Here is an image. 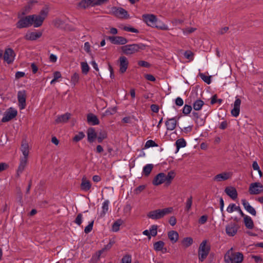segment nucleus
Here are the masks:
<instances>
[{
	"label": "nucleus",
	"mask_w": 263,
	"mask_h": 263,
	"mask_svg": "<svg viewBox=\"0 0 263 263\" xmlns=\"http://www.w3.org/2000/svg\"><path fill=\"white\" fill-rule=\"evenodd\" d=\"M111 13L116 17L121 18H128L129 15L126 10L121 7H112Z\"/></svg>",
	"instance_id": "8"
},
{
	"label": "nucleus",
	"mask_w": 263,
	"mask_h": 263,
	"mask_svg": "<svg viewBox=\"0 0 263 263\" xmlns=\"http://www.w3.org/2000/svg\"><path fill=\"white\" fill-rule=\"evenodd\" d=\"M103 252V250H99L94 254L90 260V263H96L100 259L101 254Z\"/></svg>",
	"instance_id": "40"
},
{
	"label": "nucleus",
	"mask_w": 263,
	"mask_h": 263,
	"mask_svg": "<svg viewBox=\"0 0 263 263\" xmlns=\"http://www.w3.org/2000/svg\"><path fill=\"white\" fill-rule=\"evenodd\" d=\"M93 223H94V220H92L91 222H90L89 223V224L85 228V229H84V232L86 233V234H88L89 233H90L92 230V228H93Z\"/></svg>",
	"instance_id": "52"
},
{
	"label": "nucleus",
	"mask_w": 263,
	"mask_h": 263,
	"mask_svg": "<svg viewBox=\"0 0 263 263\" xmlns=\"http://www.w3.org/2000/svg\"><path fill=\"white\" fill-rule=\"evenodd\" d=\"M109 201L108 200H105L102 203V210L100 213V217H104L108 211Z\"/></svg>",
	"instance_id": "34"
},
{
	"label": "nucleus",
	"mask_w": 263,
	"mask_h": 263,
	"mask_svg": "<svg viewBox=\"0 0 263 263\" xmlns=\"http://www.w3.org/2000/svg\"><path fill=\"white\" fill-rule=\"evenodd\" d=\"M26 91L25 90H20L17 92V100L18 106L21 109H24L26 106Z\"/></svg>",
	"instance_id": "11"
},
{
	"label": "nucleus",
	"mask_w": 263,
	"mask_h": 263,
	"mask_svg": "<svg viewBox=\"0 0 263 263\" xmlns=\"http://www.w3.org/2000/svg\"><path fill=\"white\" fill-rule=\"evenodd\" d=\"M192 109L191 105L185 104L183 108L182 112L184 115H187L191 112Z\"/></svg>",
	"instance_id": "49"
},
{
	"label": "nucleus",
	"mask_w": 263,
	"mask_h": 263,
	"mask_svg": "<svg viewBox=\"0 0 263 263\" xmlns=\"http://www.w3.org/2000/svg\"><path fill=\"white\" fill-rule=\"evenodd\" d=\"M176 175V174L174 171H171L168 172L167 174L166 175L164 173V182L166 185H169L172 182V180L174 179Z\"/></svg>",
	"instance_id": "30"
},
{
	"label": "nucleus",
	"mask_w": 263,
	"mask_h": 263,
	"mask_svg": "<svg viewBox=\"0 0 263 263\" xmlns=\"http://www.w3.org/2000/svg\"><path fill=\"white\" fill-rule=\"evenodd\" d=\"M164 245V242L163 241H157L154 243V249L156 251H160L163 250Z\"/></svg>",
	"instance_id": "41"
},
{
	"label": "nucleus",
	"mask_w": 263,
	"mask_h": 263,
	"mask_svg": "<svg viewBox=\"0 0 263 263\" xmlns=\"http://www.w3.org/2000/svg\"><path fill=\"white\" fill-rule=\"evenodd\" d=\"M79 80V75L77 73H74L71 77V82L76 85Z\"/></svg>",
	"instance_id": "53"
},
{
	"label": "nucleus",
	"mask_w": 263,
	"mask_h": 263,
	"mask_svg": "<svg viewBox=\"0 0 263 263\" xmlns=\"http://www.w3.org/2000/svg\"><path fill=\"white\" fill-rule=\"evenodd\" d=\"M177 123L176 117L168 119L165 123L166 129L168 130H174L176 127Z\"/></svg>",
	"instance_id": "21"
},
{
	"label": "nucleus",
	"mask_w": 263,
	"mask_h": 263,
	"mask_svg": "<svg viewBox=\"0 0 263 263\" xmlns=\"http://www.w3.org/2000/svg\"><path fill=\"white\" fill-rule=\"evenodd\" d=\"M138 64L140 66L146 68H149L151 66V64L148 62L144 61H139Z\"/></svg>",
	"instance_id": "60"
},
{
	"label": "nucleus",
	"mask_w": 263,
	"mask_h": 263,
	"mask_svg": "<svg viewBox=\"0 0 263 263\" xmlns=\"http://www.w3.org/2000/svg\"><path fill=\"white\" fill-rule=\"evenodd\" d=\"M48 13V10L47 8L43 9L41 10L39 15L37 16H40L41 17L44 18V20L45 19L47 14Z\"/></svg>",
	"instance_id": "54"
},
{
	"label": "nucleus",
	"mask_w": 263,
	"mask_h": 263,
	"mask_svg": "<svg viewBox=\"0 0 263 263\" xmlns=\"http://www.w3.org/2000/svg\"><path fill=\"white\" fill-rule=\"evenodd\" d=\"M157 16L153 14H144L142 15V20L148 26L154 27Z\"/></svg>",
	"instance_id": "14"
},
{
	"label": "nucleus",
	"mask_w": 263,
	"mask_h": 263,
	"mask_svg": "<svg viewBox=\"0 0 263 263\" xmlns=\"http://www.w3.org/2000/svg\"><path fill=\"white\" fill-rule=\"evenodd\" d=\"M71 117V114L69 112H66L63 115L58 116L55 120L56 124L61 123H66Z\"/></svg>",
	"instance_id": "27"
},
{
	"label": "nucleus",
	"mask_w": 263,
	"mask_h": 263,
	"mask_svg": "<svg viewBox=\"0 0 263 263\" xmlns=\"http://www.w3.org/2000/svg\"><path fill=\"white\" fill-rule=\"evenodd\" d=\"M175 144L177 147V149H176V153L179 151V149L180 148L184 147L185 146H186V142L183 138H180V139H178L176 141Z\"/></svg>",
	"instance_id": "36"
},
{
	"label": "nucleus",
	"mask_w": 263,
	"mask_h": 263,
	"mask_svg": "<svg viewBox=\"0 0 263 263\" xmlns=\"http://www.w3.org/2000/svg\"><path fill=\"white\" fill-rule=\"evenodd\" d=\"M123 30L126 31L134 32V33H139V31L138 29L132 27L131 26H125L123 27Z\"/></svg>",
	"instance_id": "50"
},
{
	"label": "nucleus",
	"mask_w": 263,
	"mask_h": 263,
	"mask_svg": "<svg viewBox=\"0 0 263 263\" xmlns=\"http://www.w3.org/2000/svg\"><path fill=\"white\" fill-rule=\"evenodd\" d=\"M20 149L24 156L23 158H25L28 159L29 149L28 144L26 140H23L22 142Z\"/></svg>",
	"instance_id": "31"
},
{
	"label": "nucleus",
	"mask_w": 263,
	"mask_h": 263,
	"mask_svg": "<svg viewBox=\"0 0 263 263\" xmlns=\"http://www.w3.org/2000/svg\"><path fill=\"white\" fill-rule=\"evenodd\" d=\"M193 203V197L192 196H191L190 197H189L186 201L185 203V211L186 212H189L192 207Z\"/></svg>",
	"instance_id": "43"
},
{
	"label": "nucleus",
	"mask_w": 263,
	"mask_h": 263,
	"mask_svg": "<svg viewBox=\"0 0 263 263\" xmlns=\"http://www.w3.org/2000/svg\"><path fill=\"white\" fill-rule=\"evenodd\" d=\"M238 231L237 224L235 223H230L226 227V232L229 236H234Z\"/></svg>",
	"instance_id": "15"
},
{
	"label": "nucleus",
	"mask_w": 263,
	"mask_h": 263,
	"mask_svg": "<svg viewBox=\"0 0 263 263\" xmlns=\"http://www.w3.org/2000/svg\"><path fill=\"white\" fill-rule=\"evenodd\" d=\"M154 165L152 164H148L144 166L143 169V174L145 176H148L151 173Z\"/></svg>",
	"instance_id": "38"
},
{
	"label": "nucleus",
	"mask_w": 263,
	"mask_h": 263,
	"mask_svg": "<svg viewBox=\"0 0 263 263\" xmlns=\"http://www.w3.org/2000/svg\"><path fill=\"white\" fill-rule=\"evenodd\" d=\"M145 187L146 186L145 185H139L135 189L134 192L136 194H139L141 192H142L145 189Z\"/></svg>",
	"instance_id": "57"
},
{
	"label": "nucleus",
	"mask_w": 263,
	"mask_h": 263,
	"mask_svg": "<svg viewBox=\"0 0 263 263\" xmlns=\"http://www.w3.org/2000/svg\"><path fill=\"white\" fill-rule=\"evenodd\" d=\"M16 54L14 50L11 48H7L4 52L3 59L8 64H12Z\"/></svg>",
	"instance_id": "7"
},
{
	"label": "nucleus",
	"mask_w": 263,
	"mask_h": 263,
	"mask_svg": "<svg viewBox=\"0 0 263 263\" xmlns=\"http://www.w3.org/2000/svg\"><path fill=\"white\" fill-rule=\"evenodd\" d=\"M123 223V220L121 219L116 220L112 226V230L114 232H118L120 229V226Z\"/></svg>",
	"instance_id": "42"
},
{
	"label": "nucleus",
	"mask_w": 263,
	"mask_h": 263,
	"mask_svg": "<svg viewBox=\"0 0 263 263\" xmlns=\"http://www.w3.org/2000/svg\"><path fill=\"white\" fill-rule=\"evenodd\" d=\"M82 72L84 74H87L89 70V67L87 63H81Z\"/></svg>",
	"instance_id": "47"
},
{
	"label": "nucleus",
	"mask_w": 263,
	"mask_h": 263,
	"mask_svg": "<svg viewBox=\"0 0 263 263\" xmlns=\"http://www.w3.org/2000/svg\"><path fill=\"white\" fill-rule=\"evenodd\" d=\"M91 187V183L90 181L87 180L85 177H83L80 185L81 190L84 192H87L90 189Z\"/></svg>",
	"instance_id": "28"
},
{
	"label": "nucleus",
	"mask_w": 263,
	"mask_h": 263,
	"mask_svg": "<svg viewBox=\"0 0 263 263\" xmlns=\"http://www.w3.org/2000/svg\"><path fill=\"white\" fill-rule=\"evenodd\" d=\"M114 243H115V241L113 239H109V243L108 244H107L106 245H105L104 246V247L101 250H103V252H104L105 250H109L112 247V246H113V245Z\"/></svg>",
	"instance_id": "55"
},
{
	"label": "nucleus",
	"mask_w": 263,
	"mask_h": 263,
	"mask_svg": "<svg viewBox=\"0 0 263 263\" xmlns=\"http://www.w3.org/2000/svg\"><path fill=\"white\" fill-rule=\"evenodd\" d=\"M184 56L187 59L192 60L193 53L190 50L185 51L184 53Z\"/></svg>",
	"instance_id": "61"
},
{
	"label": "nucleus",
	"mask_w": 263,
	"mask_h": 263,
	"mask_svg": "<svg viewBox=\"0 0 263 263\" xmlns=\"http://www.w3.org/2000/svg\"><path fill=\"white\" fill-rule=\"evenodd\" d=\"M107 39L115 45H125L128 42V40L125 37L120 36H109L107 37Z\"/></svg>",
	"instance_id": "13"
},
{
	"label": "nucleus",
	"mask_w": 263,
	"mask_h": 263,
	"mask_svg": "<svg viewBox=\"0 0 263 263\" xmlns=\"http://www.w3.org/2000/svg\"><path fill=\"white\" fill-rule=\"evenodd\" d=\"M87 121L89 125H97L100 123L99 120L97 116L92 113L87 114Z\"/></svg>",
	"instance_id": "24"
},
{
	"label": "nucleus",
	"mask_w": 263,
	"mask_h": 263,
	"mask_svg": "<svg viewBox=\"0 0 263 263\" xmlns=\"http://www.w3.org/2000/svg\"><path fill=\"white\" fill-rule=\"evenodd\" d=\"M243 259L242 253L233 252L232 248L228 250L224 255V260L227 263H241Z\"/></svg>",
	"instance_id": "3"
},
{
	"label": "nucleus",
	"mask_w": 263,
	"mask_h": 263,
	"mask_svg": "<svg viewBox=\"0 0 263 263\" xmlns=\"http://www.w3.org/2000/svg\"><path fill=\"white\" fill-rule=\"evenodd\" d=\"M231 174L229 172H223L216 175L213 178V180L216 182L225 181L230 178Z\"/></svg>",
	"instance_id": "18"
},
{
	"label": "nucleus",
	"mask_w": 263,
	"mask_h": 263,
	"mask_svg": "<svg viewBox=\"0 0 263 263\" xmlns=\"http://www.w3.org/2000/svg\"><path fill=\"white\" fill-rule=\"evenodd\" d=\"M225 193L228 196L231 198L233 200H235L238 196V193L236 189L232 186H227L224 190Z\"/></svg>",
	"instance_id": "19"
},
{
	"label": "nucleus",
	"mask_w": 263,
	"mask_h": 263,
	"mask_svg": "<svg viewBox=\"0 0 263 263\" xmlns=\"http://www.w3.org/2000/svg\"><path fill=\"white\" fill-rule=\"evenodd\" d=\"M157 229L158 226L157 225H152L149 229L150 235H151L152 236H156L157 234Z\"/></svg>",
	"instance_id": "48"
},
{
	"label": "nucleus",
	"mask_w": 263,
	"mask_h": 263,
	"mask_svg": "<svg viewBox=\"0 0 263 263\" xmlns=\"http://www.w3.org/2000/svg\"><path fill=\"white\" fill-rule=\"evenodd\" d=\"M158 144L152 140H148L146 141L145 147L146 148H149L151 147H156L158 146Z\"/></svg>",
	"instance_id": "51"
},
{
	"label": "nucleus",
	"mask_w": 263,
	"mask_h": 263,
	"mask_svg": "<svg viewBox=\"0 0 263 263\" xmlns=\"http://www.w3.org/2000/svg\"><path fill=\"white\" fill-rule=\"evenodd\" d=\"M181 243L185 248H187L193 244V239L190 237H185L182 240Z\"/></svg>",
	"instance_id": "39"
},
{
	"label": "nucleus",
	"mask_w": 263,
	"mask_h": 263,
	"mask_svg": "<svg viewBox=\"0 0 263 263\" xmlns=\"http://www.w3.org/2000/svg\"><path fill=\"white\" fill-rule=\"evenodd\" d=\"M175 104L176 105L181 106L183 104V100L180 97H177L175 100Z\"/></svg>",
	"instance_id": "64"
},
{
	"label": "nucleus",
	"mask_w": 263,
	"mask_h": 263,
	"mask_svg": "<svg viewBox=\"0 0 263 263\" xmlns=\"http://www.w3.org/2000/svg\"><path fill=\"white\" fill-rule=\"evenodd\" d=\"M146 45L142 44H133L125 45L121 47L122 52L125 55H130L143 50L145 49Z\"/></svg>",
	"instance_id": "2"
},
{
	"label": "nucleus",
	"mask_w": 263,
	"mask_h": 263,
	"mask_svg": "<svg viewBox=\"0 0 263 263\" xmlns=\"http://www.w3.org/2000/svg\"><path fill=\"white\" fill-rule=\"evenodd\" d=\"M173 209L172 207L164 208L163 209H157L150 211L147 214L148 218L153 220H158L163 218L165 215L169 214L173 212Z\"/></svg>",
	"instance_id": "4"
},
{
	"label": "nucleus",
	"mask_w": 263,
	"mask_h": 263,
	"mask_svg": "<svg viewBox=\"0 0 263 263\" xmlns=\"http://www.w3.org/2000/svg\"><path fill=\"white\" fill-rule=\"evenodd\" d=\"M151 109L153 112L157 113L159 111V107L158 105L153 104L151 105Z\"/></svg>",
	"instance_id": "63"
},
{
	"label": "nucleus",
	"mask_w": 263,
	"mask_h": 263,
	"mask_svg": "<svg viewBox=\"0 0 263 263\" xmlns=\"http://www.w3.org/2000/svg\"><path fill=\"white\" fill-rule=\"evenodd\" d=\"M207 240H204L200 244L198 254L200 261H203L208 256L211 250L210 245H207Z\"/></svg>",
	"instance_id": "5"
},
{
	"label": "nucleus",
	"mask_w": 263,
	"mask_h": 263,
	"mask_svg": "<svg viewBox=\"0 0 263 263\" xmlns=\"http://www.w3.org/2000/svg\"><path fill=\"white\" fill-rule=\"evenodd\" d=\"M197 96V93L191 92L190 96L189 97L188 100L191 98L190 101L189 102L191 103L193 101L192 98L194 101V103H193V107L195 110H199L201 109L202 107L204 105V102L200 100V99H197L195 100L196 97Z\"/></svg>",
	"instance_id": "10"
},
{
	"label": "nucleus",
	"mask_w": 263,
	"mask_h": 263,
	"mask_svg": "<svg viewBox=\"0 0 263 263\" xmlns=\"http://www.w3.org/2000/svg\"><path fill=\"white\" fill-rule=\"evenodd\" d=\"M95 0H82L79 3L78 6L81 8L86 9L89 7L96 6Z\"/></svg>",
	"instance_id": "26"
},
{
	"label": "nucleus",
	"mask_w": 263,
	"mask_h": 263,
	"mask_svg": "<svg viewBox=\"0 0 263 263\" xmlns=\"http://www.w3.org/2000/svg\"><path fill=\"white\" fill-rule=\"evenodd\" d=\"M87 140L90 143H92L97 137V134L93 127H89L87 131Z\"/></svg>",
	"instance_id": "25"
},
{
	"label": "nucleus",
	"mask_w": 263,
	"mask_h": 263,
	"mask_svg": "<svg viewBox=\"0 0 263 263\" xmlns=\"http://www.w3.org/2000/svg\"><path fill=\"white\" fill-rule=\"evenodd\" d=\"M241 203L243 205L245 209L249 212L250 214H251L253 216H256V211L255 209L245 199H242L241 200Z\"/></svg>",
	"instance_id": "22"
},
{
	"label": "nucleus",
	"mask_w": 263,
	"mask_h": 263,
	"mask_svg": "<svg viewBox=\"0 0 263 263\" xmlns=\"http://www.w3.org/2000/svg\"><path fill=\"white\" fill-rule=\"evenodd\" d=\"M240 104L241 100L236 97L234 103V108L231 110V114L233 117H237L238 116L240 112Z\"/></svg>",
	"instance_id": "20"
},
{
	"label": "nucleus",
	"mask_w": 263,
	"mask_h": 263,
	"mask_svg": "<svg viewBox=\"0 0 263 263\" xmlns=\"http://www.w3.org/2000/svg\"><path fill=\"white\" fill-rule=\"evenodd\" d=\"M107 138V133L105 130L101 131L97 135V141L98 142L101 143L103 141Z\"/></svg>",
	"instance_id": "37"
},
{
	"label": "nucleus",
	"mask_w": 263,
	"mask_h": 263,
	"mask_svg": "<svg viewBox=\"0 0 263 263\" xmlns=\"http://www.w3.org/2000/svg\"><path fill=\"white\" fill-rule=\"evenodd\" d=\"M117 111V108L116 107L110 108L105 111V114L107 115H113Z\"/></svg>",
	"instance_id": "62"
},
{
	"label": "nucleus",
	"mask_w": 263,
	"mask_h": 263,
	"mask_svg": "<svg viewBox=\"0 0 263 263\" xmlns=\"http://www.w3.org/2000/svg\"><path fill=\"white\" fill-rule=\"evenodd\" d=\"M196 124L199 126H202L205 124V120L201 118L200 117L195 121Z\"/></svg>",
	"instance_id": "58"
},
{
	"label": "nucleus",
	"mask_w": 263,
	"mask_h": 263,
	"mask_svg": "<svg viewBox=\"0 0 263 263\" xmlns=\"http://www.w3.org/2000/svg\"><path fill=\"white\" fill-rule=\"evenodd\" d=\"M263 190V186L259 182L252 183L249 189V193L251 195H257L260 194Z\"/></svg>",
	"instance_id": "12"
},
{
	"label": "nucleus",
	"mask_w": 263,
	"mask_h": 263,
	"mask_svg": "<svg viewBox=\"0 0 263 263\" xmlns=\"http://www.w3.org/2000/svg\"><path fill=\"white\" fill-rule=\"evenodd\" d=\"M132 255L129 254H126L122 257L120 263H131Z\"/></svg>",
	"instance_id": "44"
},
{
	"label": "nucleus",
	"mask_w": 263,
	"mask_h": 263,
	"mask_svg": "<svg viewBox=\"0 0 263 263\" xmlns=\"http://www.w3.org/2000/svg\"><path fill=\"white\" fill-rule=\"evenodd\" d=\"M28 162V159L25 158H21L20 164L17 170V176H20V174L23 173L24 171L27 163Z\"/></svg>",
	"instance_id": "32"
},
{
	"label": "nucleus",
	"mask_w": 263,
	"mask_h": 263,
	"mask_svg": "<svg viewBox=\"0 0 263 263\" xmlns=\"http://www.w3.org/2000/svg\"><path fill=\"white\" fill-rule=\"evenodd\" d=\"M85 137V134L83 132H80L78 134L76 135L73 138V141L74 142H79Z\"/></svg>",
	"instance_id": "45"
},
{
	"label": "nucleus",
	"mask_w": 263,
	"mask_h": 263,
	"mask_svg": "<svg viewBox=\"0 0 263 263\" xmlns=\"http://www.w3.org/2000/svg\"><path fill=\"white\" fill-rule=\"evenodd\" d=\"M201 79L206 84H210L211 83V76H206L203 73L199 74Z\"/></svg>",
	"instance_id": "46"
},
{
	"label": "nucleus",
	"mask_w": 263,
	"mask_h": 263,
	"mask_svg": "<svg viewBox=\"0 0 263 263\" xmlns=\"http://www.w3.org/2000/svg\"><path fill=\"white\" fill-rule=\"evenodd\" d=\"M17 115V111L13 107H10L6 110L1 121L3 123L8 122L14 118Z\"/></svg>",
	"instance_id": "6"
},
{
	"label": "nucleus",
	"mask_w": 263,
	"mask_h": 263,
	"mask_svg": "<svg viewBox=\"0 0 263 263\" xmlns=\"http://www.w3.org/2000/svg\"><path fill=\"white\" fill-rule=\"evenodd\" d=\"M208 216L206 215L201 216L198 220V222L200 224H204L208 220Z\"/></svg>",
	"instance_id": "59"
},
{
	"label": "nucleus",
	"mask_w": 263,
	"mask_h": 263,
	"mask_svg": "<svg viewBox=\"0 0 263 263\" xmlns=\"http://www.w3.org/2000/svg\"><path fill=\"white\" fill-rule=\"evenodd\" d=\"M82 216H83L81 213L78 214L74 221V222L78 226H80L82 222Z\"/></svg>",
	"instance_id": "56"
},
{
	"label": "nucleus",
	"mask_w": 263,
	"mask_h": 263,
	"mask_svg": "<svg viewBox=\"0 0 263 263\" xmlns=\"http://www.w3.org/2000/svg\"><path fill=\"white\" fill-rule=\"evenodd\" d=\"M164 173H160L158 174L153 179V184L156 186L160 185L164 182Z\"/></svg>",
	"instance_id": "29"
},
{
	"label": "nucleus",
	"mask_w": 263,
	"mask_h": 263,
	"mask_svg": "<svg viewBox=\"0 0 263 263\" xmlns=\"http://www.w3.org/2000/svg\"><path fill=\"white\" fill-rule=\"evenodd\" d=\"M234 210H238L240 215L243 217L245 225L248 229H252L253 228L254 223L253 220L250 216L246 215L239 206H237L235 204L231 203L227 209V211L229 213H232Z\"/></svg>",
	"instance_id": "1"
},
{
	"label": "nucleus",
	"mask_w": 263,
	"mask_h": 263,
	"mask_svg": "<svg viewBox=\"0 0 263 263\" xmlns=\"http://www.w3.org/2000/svg\"><path fill=\"white\" fill-rule=\"evenodd\" d=\"M119 61L120 62V72L121 73H124L127 70L128 61L127 59L124 56H121L119 58Z\"/></svg>",
	"instance_id": "17"
},
{
	"label": "nucleus",
	"mask_w": 263,
	"mask_h": 263,
	"mask_svg": "<svg viewBox=\"0 0 263 263\" xmlns=\"http://www.w3.org/2000/svg\"><path fill=\"white\" fill-rule=\"evenodd\" d=\"M168 237L172 243H175L179 238V234L177 232L172 230L168 233Z\"/></svg>",
	"instance_id": "33"
},
{
	"label": "nucleus",
	"mask_w": 263,
	"mask_h": 263,
	"mask_svg": "<svg viewBox=\"0 0 263 263\" xmlns=\"http://www.w3.org/2000/svg\"><path fill=\"white\" fill-rule=\"evenodd\" d=\"M153 28H156L162 30H168V26L163 23H162L161 21L159 20L158 18H157L156 23Z\"/></svg>",
	"instance_id": "35"
},
{
	"label": "nucleus",
	"mask_w": 263,
	"mask_h": 263,
	"mask_svg": "<svg viewBox=\"0 0 263 263\" xmlns=\"http://www.w3.org/2000/svg\"><path fill=\"white\" fill-rule=\"evenodd\" d=\"M42 34V31L28 32L24 36V38L26 40L28 41H35L40 38Z\"/></svg>",
	"instance_id": "16"
},
{
	"label": "nucleus",
	"mask_w": 263,
	"mask_h": 263,
	"mask_svg": "<svg viewBox=\"0 0 263 263\" xmlns=\"http://www.w3.org/2000/svg\"><path fill=\"white\" fill-rule=\"evenodd\" d=\"M30 16H31V18H32V21H31V25H33V26L36 28L39 27L42 25L44 18L35 14L30 15Z\"/></svg>",
	"instance_id": "23"
},
{
	"label": "nucleus",
	"mask_w": 263,
	"mask_h": 263,
	"mask_svg": "<svg viewBox=\"0 0 263 263\" xmlns=\"http://www.w3.org/2000/svg\"><path fill=\"white\" fill-rule=\"evenodd\" d=\"M32 16L28 15L25 17H22L18 20L16 24V27L17 28L21 29L23 28H27L31 26V21H32Z\"/></svg>",
	"instance_id": "9"
}]
</instances>
